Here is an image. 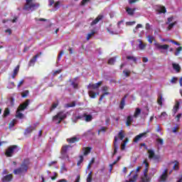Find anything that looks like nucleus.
<instances>
[{"instance_id":"09e8293b","label":"nucleus","mask_w":182,"mask_h":182,"mask_svg":"<svg viewBox=\"0 0 182 182\" xmlns=\"http://www.w3.org/2000/svg\"><path fill=\"white\" fill-rule=\"evenodd\" d=\"M147 39H148V42H149L150 43H153V41H154V38L153 37V36L149 35L147 36Z\"/></svg>"},{"instance_id":"cd10ccee","label":"nucleus","mask_w":182,"mask_h":182,"mask_svg":"<svg viewBox=\"0 0 182 182\" xmlns=\"http://www.w3.org/2000/svg\"><path fill=\"white\" fill-rule=\"evenodd\" d=\"M59 106V101H57L56 102H53L51 105V107H50V112H53L56 107Z\"/></svg>"},{"instance_id":"72a5a7b5","label":"nucleus","mask_w":182,"mask_h":182,"mask_svg":"<svg viewBox=\"0 0 182 182\" xmlns=\"http://www.w3.org/2000/svg\"><path fill=\"white\" fill-rule=\"evenodd\" d=\"M127 59L128 60H132L134 62V63H137V58L134 56H130V55H128L127 56Z\"/></svg>"},{"instance_id":"c9c22d12","label":"nucleus","mask_w":182,"mask_h":182,"mask_svg":"<svg viewBox=\"0 0 182 182\" xmlns=\"http://www.w3.org/2000/svg\"><path fill=\"white\" fill-rule=\"evenodd\" d=\"M16 117H17V119H23V114H22V112H21V111H16Z\"/></svg>"},{"instance_id":"4c0bfd02","label":"nucleus","mask_w":182,"mask_h":182,"mask_svg":"<svg viewBox=\"0 0 182 182\" xmlns=\"http://www.w3.org/2000/svg\"><path fill=\"white\" fill-rule=\"evenodd\" d=\"M69 145H65L61 148L60 151L63 153H68V150L69 149Z\"/></svg>"},{"instance_id":"1a4fd4ad","label":"nucleus","mask_w":182,"mask_h":182,"mask_svg":"<svg viewBox=\"0 0 182 182\" xmlns=\"http://www.w3.org/2000/svg\"><path fill=\"white\" fill-rule=\"evenodd\" d=\"M168 169H165L163 173L160 176V181H159L160 182H166V181L167 180V177H168Z\"/></svg>"},{"instance_id":"473e14b6","label":"nucleus","mask_w":182,"mask_h":182,"mask_svg":"<svg viewBox=\"0 0 182 182\" xmlns=\"http://www.w3.org/2000/svg\"><path fill=\"white\" fill-rule=\"evenodd\" d=\"M84 117H85V122H92V119H93V117H92V115H87L86 113L84 114Z\"/></svg>"},{"instance_id":"e433bc0d","label":"nucleus","mask_w":182,"mask_h":182,"mask_svg":"<svg viewBox=\"0 0 182 182\" xmlns=\"http://www.w3.org/2000/svg\"><path fill=\"white\" fill-rule=\"evenodd\" d=\"M174 163L175 164L173 165V170L177 171L180 169V166H178L179 163L178 162V161H174Z\"/></svg>"},{"instance_id":"412c9836","label":"nucleus","mask_w":182,"mask_h":182,"mask_svg":"<svg viewBox=\"0 0 182 182\" xmlns=\"http://www.w3.org/2000/svg\"><path fill=\"white\" fill-rule=\"evenodd\" d=\"M82 151H84L83 154L84 156H87V154H90V152L92 151V147H83Z\"/></svg>"},{"instance_id":"4468645a","label":"nucleus","mask_w":182,"mask_h":182,"mask_svg":"<svg viewBox=\"0 0 182 182\" xmlns=\"http://www.w3.org/2000/svg\"><path fill=\"white\" fill-rule=\"evenodd\" d=\"M33 130H36V124L34 127H28L24 132V134H31Z\"/></svg>"},{"instance_id":"7ed1b4c3","label":"nucleus","mask_w":182,"mask_h":182,"mask_svg":"<svg viewBox=\"0 0 182 182\" xmlns=\"http://www.w3.org/2000/svg\"><path fill=\"white\" fill-rule=\"evenodd\" d=\"M68 115L63 111H60L56 115L53 117V122H56V124H60L63 120H65Z\"/></svg>"},{"instance_id":"864d4df0","label":"nucleus","mask_w":182,"mask_h":182,"mask_svg":"<svg viewBox=\"0 0 182 182\" xmlns=\"http://www.w3.org/2000/svg\"><path fill=\"white\" fill-rule=\"evenodd\" d=\"M92 171L88 174L87 177V182H92Z\"/></svg>"},{"instance_id":"2f4dec72","label":"nucleus","mask_w":182,"mask_h":182,"mask_svg":"<svg viewBox=\"0 0 182 182\" xmlns=\"http://www.w3.org/2000/svg\"><path fill=\"white\" fill-rule=\"evenodd\" d=\"M60 159H63V160H66V159H69V155L68 154V152H62L60 151Z\"/></svg>"},{"instance_id":"0e129e2a","label":"nucleus","mask_w":182,"mask_h":182,"mask_svg":"<svg viewBox=\"0 0 182 182\" xmlns=\"http://www.w3.org/2000/svg\"><path fill=\"white\" fill-rule=\"evenodd\" d=\"M169 42H171V43H173V45H176L177 46H180V43L175 41L174 40H170Z\"/></svg>"},{"instance_id":"9b49d317","label":"nucleus","mask_w":182,"mask_h":182,"mask_svg":"<svg viewBox=\"0 0 182 182\" xmlns=\"http://www.w3.org/2000/svg\"><path fill=\"white\" fill-rule=\"evenodd\" d=\"M13 178H14V176L10 173L9 175H6V176H4L1 178V181L2 182H11V181H12Z\"/></svg>"},{"instance_id":"20e7f679","label":"nucleus","mask_w":182,"mask_h":182,"mask_svg":"<svg viewBox=\"0 0 182 182\" xmlns=\"http://www.w3.org/2000/svg\"><path fill=\"white\" fill-rule=\"evenodd\" d=\"M16 150L18 151V146L16 145H11L9 146L5 152L6 157H12Z\"/></svg>"},{"instance_id":"13d9d810","label":"nucleus","mask_w":182,"mask_h":182,"mask_svg":"<svg viewBox=\"0 0 182 182\" xmlns=\"http://www.w3.org/2000/svg\"><path fill=\"white\" fill-rule=\"evenodd\" d=\"M156 142L161 144V146H163V144H164V141L163 140V139H157Z\"/></svg>"},{"instance_id":"69168bd1","label":"nucleus","mask_w":182,"mask_h":182,"mask_svg":"<svg viewBox=\"0 0 182 182\" xmlns=\"http://www.w3.org/2000/svg\"><path fill=\"white\" fill-rule=\"evenodd\" d=\"M143 164H145V168H149V162H147V159H145L143 162Z\"/></svg>"},{"instance_id":"423d86ee","label":"nucleus","mask_w":182,"mask_h":182,"mask_svg":"<svg viewBox=\"0 0 182 182\" xmlns=\"http://www.w3.org/2000/svg\"><path fill=\"white\" fill-rule=\"evenodd\" d=\"M149 173V168H145L144 170V175L141 176L139 182H150V177L147 174Z\"/></svg>"},{"instance_id":"6ab92c4d","label":"nucleus","mask_w":182,"mask_h":182,"mask_svg":"<svg viewBox=\"0 0 182 182\" xmlns=\"http://www.w3.org/2000/svg\"><path fill=\"white\" fill-rule=\"evenodd\" d=\"M148 153H149V159H159V157H157V156H156V154H154V151H153L151 149H149Z\"/></svg>"},{"instance_id":"5fc2aeb1","label":"nucleus","mask_w":182,"mask_h":182,"mask_svg":"<svg viewBox=\"0 0 182 182\" xmlns=\"http://www.w3.org/2000/svg\"><path fill=\"white\" fill-rule=\"evenodd\" d=\"M16 123V119H13L10 123H9V128L11 129V127H14L15 126V124Z\"/></svg>"},{"instance_id":"a878e982","label":"nucleus","mask_w":182,"mask_h":182,"mask_svg":"<svg viewBox=\"0 0 182 182\" xmlns=\"http://www.w3.org/2000/svg\"><path fill=\"white\" fill-rule=\"evenodd\" d=\"M172 66L174 70H176L178 73L180 72V70H181V67H180V65L177 63H173Z\"/></svg>"},{"instance_id":"6e6552de","label":"nucleus","mask_w":182,"mask_h":182,"mask_svg":"<svg viewBox=\"0 0 182 182\" xmlns=\"http://www.w3.org/2000/svg\"><path fill=\"white\" fill-rule=\"evenodd\" d=\"M154 46L158 50H167L170 48V46L167 44L161 45L159 43H154Z\"/></svg>"},{"instance_id":"a211bd4d","label":"nucleus","mask_w":182,"mask_h":182,"mask_svg":"<svg viewBox=\"0 0 182 182\" xmlns=\"http://www.w3.org/2000/svg\"><path fill=\"white\" fill-rule=\"evenodd\" d=\"M100 92H95L93 90L88 91V95L91 99H96L97 97V95H99Z\"/></svg>"},{"instance_id":"f03ea898","label":"nucleus","mask_w":182,"mask_h":182,"mask_svg":"<svg viewBox=\"0 0 182 182\" xmlns=\"http://www.w3.org/2000/svg\"><path fill=\"white\" fill-rule=\"evenodd\" d=\"M35 0H26V4L24 8H23V11H36V9L41 6L39 3H32Z\"/></svg>"},{"instance_id":"bf43d9fd","label":"nucleus","mask_w":182,"mask_h":182,"mask_svg":"<svg viewBox=\"0 0 182 182\" xmlns=\"http://www.w3.org/2000/svg\"><path fill=\"white\" fill-rule=\"evenodd\" d=\"M134 23H136V21H127V22H126V25H127L128 26H132L134 25Z\"/></svg>"},{"instance_id":"f704fd0d","label":"nucleus","mask_w":182,"mask_h":182,"mask_svg":"<svg viewBox=\"0 0 182 182\" xmlns=\"http://www.w3.org/2000/svg\"><path fill=\"white\" fill-rule=\"evenodd\" d=\"M69 82H71V85L73 86V89H79V84L75 82V81H72V80H69Z\"/></svg>"},{"instance_id":"49530a36","label":"nucleus","mask_w":182,"mask_h":182,"mask_svg":"<svg viewBox=\"0 0 182 182\" xmlns=\"http://www.w3.org/2000/svg\"><path fill=\"white\" fill-rule=\"evenodd\" d=\"M118 137L120 140H123L124 139V134H123V131H120L118 134Z\"/></svg>"},{"instance_id":"37998d69","label":"nucleus","mask_w":182,"mask_h":182,"mask_svg":"<svg viewBox=\"0 0 182 182\" xmlns=\"http://www.w3.org/2000/svg\"><path fill=\"white\" fill-rule=\"evenodd\" d=\"M182 50V47L179 46L176 48V50L174 53L175 56H178V55H180V52Z\"/></svg>"},{"instance_id":"f257e3e1","label":"nucleus","mask_w":182,"mask_h":182,"mask_svg":"<svg viewBox=\"0 0 182 182\" xmlns=\"http://www.w3.org/2000/svg\"><path fill=\"white\" fill-rule=\"evenodd\" d=\"M30 164L31 161H29V159H23L20 167L14 170V174L16 176L19 174H26V173H28V168H29Z\"/></svg>"},{"instance_id":"ea45409f","label":"nucleus","mask_w":182,"mask_h":182,"mask_svg":"<svg viewBox=\"0 0 182 182\" xmlns=\"http://www.w3.org/2000/svg\"><path fill=\"white\" fill-rule=\"evenodd\" d=\"M116 62V57L111 58L108 60V65H114Z\"/></svg>"},{"instance_id":"7c9ffc66","label":"nucleus","mask_w":182,"mask_h":182,"mask_svg":"<svg viewBox=\"0 0 182 182\" xmlns=\"http://www.w3.org/2000/svg\"><path fill=\"white\" fill-rule=\"evenodd\" d=\"M95 34H96V30H91V32L88 33L87 36V38H86L87 41H89L90 38H92V36H95Z\"/></svg>"},{"instance_id":"6e6d98bb","label":"nucleus","mask_w":182,"mask_h":182,"mask_svg":"<svg viewBox=\"0 0 182 182\" xmlns=\"http://www.w3.org/2000/svg\"><path fill=\"white\" fill-rule=\"evenodd\" d=\"M76 106V102L73 101L71 103L67 104V107H75Z\"/></svg>"},{"instance_id":"338daca9","label":"nucleus","mask_w":182,"mask_h":182,"mask_svg":"<svg viewBox=\"0 0 182 182\" xmlns=\"http://www.w3.org/2000/svg\"><path fill=\"white\" fill-rule=\"evenodd\" d=\"M100 132H103L104 133L106 132V127H101L100 130L98 132V134H100Z\"/></svg>"},{"instance_id":"5701e85b","label":"nucleus","mask_w":182,"mask_h":182,"mask_svg":"<svg viewBox=\"0 0 182 182\" xmlns=\"http://www.w3.org/2000/svg\"><path fill=\"white\" fill-rule=\"evenodd\" d=\"M178 109H180V102L178 101H176L173 108V113L174 114L177 113V112H178Z\"/></svg>"},{"instance_id":"4be33fe9","label":"nucleus","mask_w":182,"mask_h":182,"mask_svg":"<svg viewBox=\"0 0 182 182\" xmlns=\"http://www.w3.org/2000/svg\"><path fill=\"white\" fill-rule=\"evenodd\" d=\"M156 11L159 14H166V12H167V9H166V6H159Z\"/></svg>"},{"instance_id":"a19ab883","label":"nucleus","mask_w":182,"mask_h":182,"mask_svg":"<svg viewBox=\"0 0 182 182\" xmlns=\"http://www.w3.org/2000/svg\"><path fill=\"white\" fill-rule=\"evenodd\" d=\"M9 113H10L9 108H6L3 114V117H6L7 116H9Z\"/></svg>"},{"instance_id":"ddd939ff","label":"nucleus","mask_w":182,"mask_h":182,"mask_svg":"<svg viewBox=\"0 0 182 182\" xmlns=\"http://www.w3.org/2000/svg\"><path fill=\"white\" fill-rule=\"evenodd\" d=\"M79 140H80V139H79L76 136H73L71 138L67 139V141L70 144H73V143H77V141H79Z\"/></svg>"},{"instance_id":"c03bdc74","label":"nucleus","mask_w":182,"mask_h":182,"mask_svg":"<svg viewBox=\"0 0 182 182\" xmlns=\"http://www.w3.org/2000/svg\"><path fill=\"white\" fill-rule=\"evenodd\" d=\"M28 95H29V90H25L21 93V97H24V98L28 97Z\"/></svg>"},{"instance_id":"f8f14e48","label":"nucleus","mask_w":182,"mask_h":182,"mask_svg":"<svg viewBox=\"0 0 182 182\" xmlns=\"http://www.w3.org/2000/svg\"><path fill=\"white\" fill-rule=\"evenodd\" d=\"M118 149H119V145L117 144V136H114V153L112 154V157H113V156L117 154Z\"/></svg>"},{"instance_id":"aec40b11","label":"nucleus","mask_w":182,"mask_h":182,"mask_svg":"<svg viewBox=\"0 0 182 182\" xmlns=\"http://www.w3.org/2000/svg\"><path fill=\"white\" fill-rule=\"evenodd\" d=\"M21 68V65H18L15 69L14 70V73L13 75H11L12 79H14L15 77H16V75H18V73H19V68Z\"/></svg>"},{"instance_id":"2eb2a0df","label":"nucleus","mask_w":182,"mask_h":182,"mask_svg":"<svg viewBox=\"0 0 182 182\" xmlns=\"http://www.w3.org/2000/svg\"><path fill=\"white\" fill-rule=\"evenodd\" d=\"M126 99H127V95H124L119 103V109H121V110L124 109V106L126 105Z\"/></svg>"},{"instance_id":"4d7b16f0","label":"nucleus","mask_w":182,"mask_h":182,"mask_svg":"<svg viewBox=\"0 0 182 182\" xmlns=\"http://www.w3.org/2000/svg\"><path fill=\"white\" fill-rule=\"evenodd\" d=\"M128 139H126V140L124 141L123 144H122L121 145V150H124V149L126 148V144L127 143Z\"/></svg>"},{"instance_id":"774afa93","label":"nucleus","mask_w":182,"mask_h":182,"mask_svg":"<svg viewBox=\"0 0 182 182\" xmlns=\"http://www.w3.org/2000/svg\"><path fill=\"white\" fill-rule=\"evenodd\" d=\"M173 18H174L173 16L168 18V21L166 22V23H170V22H173Z\"/></svg>"},{"instance_id":"39448f33","label":"nucleus","mask_w":182,"mask_h":182,"mask_svg":"<svg viewBox=\"0 0 182 182\" xmlns=\"http://www.w3.org/2000/svg\"><path fill=\"white\" fill-rule=\"evenodd\" d=\"M148 133H150L149 130H146V132L136 135L134 138V143H139V140H141V139H143V137L146 139V137H147Z\"/></svg>"},{"instance_id":"58836bf2","label":"nucleus","mask_w":182,"mask_h":182,"mask_svg":"<svg viewBox=\"0 0 182 182\" xmlns=\"http://www.w3.org/2000/svg\"><path fill=\"white\" fill-rule=\"evenodd\" d=\"M177 25V21H175L173 23H171L168 28H167V30L168 31H171V29H173V28H174V26Z\"/></svg>"},{"instance_id":"de8ad7c7","label":"nucleus","mask_w":182,"mask_h":182,"mask_svg":"<svg viewBox=\"0 0 182 182\" xmlns=\"http://www.w3.org/2000/svg\"><path fill=\"white\" fill-rule=\"evenodd\" d=\"M92 0H82L81 2H80V5L81 6H85V5H86L87 4V2H90Z\"/></svg>"},{"instance_id":"79ce46f5","label":"nucleus","mask_w":182,"mask_h":182,"mask_svg":"<svg viewBox=\"0 0 182 182\" xmlns=\"http://www.w3.org/2000/svg\"><path fill=\"white\" fill-rule=\"evenodd\" d=\"M137 181V174L134 175L133 178H130L129 181H126L125 182H136Z\"/></svg>"},{"instance_id":"603ef678","label":"nucleus","mask_w":182,"mask_h":182,"mask_svg":"<svg viewBox=\"0 0 182 182\" xmlns=\"http://www.w3.org/2000/svg\"><path fill=\"white\" fill-rule=\"evenodd\" d=\"M107 95H110V92H104L100 97V102H102L103 100V98L105 97V96Z\"/></svg>"},{"instance_id":"bb28decb","label":"nucleus","mask_w":182,"mask_h":182,"mask_svg":"<svg viewBox=\"0 0 182 182\" xmlns=\"http://www.w3.org/2000/svg\"><path fill=\"white\" fill-rule=\"evenodd\" d=\"M87 89L89 90H92V89L93 90H96L97 89H99L97 87V85H96V84H92V83H90L88 85H87Z\"/></svg>"},{"instance_id":"9d476101","label":"nucleus","mask_w":182,"mask_h":182,"mask_svg":"<svg viewBox=\"0 0 182 182\" xmlns=\"http://www.w3.org/2000/svg\"><path fill=\"white\" fill-rule=\"evenodd\" d=\"M103 18H104L103 15H100V14L98 15L97 17L91 22L90 26H95V25H97V23H99V22H100V21H102Z\"/></svg>"},{"instance_id":"dca6fc26","label":"nucleus","mask_w":182,"mask_h":182,"mask_svg":"<svg viewBox=\"0 0 182 182\" xmlns=\"http://www.w3.org/2000/svg\"><path fill=\"white\" fill-rule=\"evenodd\" d=\"M39 58V54H36V55H34L32 59L30 60L29 63H28V66H33V65H35V63H36V59Z\"/></svg>"},{"instance_id":"b1692460","label":"nucleus","mask_w":182,"mask_h":182,"mask_svg":"<svg viewBox=\"0 0 182 182\" xmlns=\"http://www.w3.org/2000/svg\"><path fill=\"white\" fill-rule=\"evenodd\" d=\"M126 11H127L128 15L133 16V15H134V12H136V9H131V8L127 7Z\"/></svg>"},{"instance_id":"8fccbe9b","label":"nucleus","mask_w":182,"mask_h":182,"mask_svg":"<svg viewBox=\"0 0 182 182\" xmlns=\"http://www.w3.org/2000/svg\"><path fill=\"white\" fill-rule=\"evenodd\" d=\"M122 73L126 77H129L130 76V70H123Z\"/></svg>"},{"instance_id":"c756f323","label":"nucleus","mask_w":182,"mask_h":182,"mask_svg":"<svg viewBox=\"0 0 182 182\" xmlns=\"http://www.w3.org/2000/svg\"><path fill=\"white\" fill-rule=\"evenodd\" d=\"M133 122V118L132 117V116H128L127 118V122H126V126L127 127H129V126H130V124H132V122Z\"/></svg>"},{"instance_id":"052dcab7","label":"nucleus","mask_w":182,"mask_h":182,"mask_svg":"<svg viewBox=\"0 0 182 182\" xmlns=\"http://www.w3.org/2000/svg\"><path fill=\"white\" fill-rule=\"evenodd\" d=\"M63 53H64L63 50H61V51L60 52V53H59L58 55V60H60L62 56H63Z\"/></svg>"},{"instance_id":"680f3d73","label":"nucleus","mask_w":182,"mask_h":182,"mask_svg":"<svg viewBox=\"0 0 182 182\" xmlns=\"http://www.w3.org/2000/svg\"><path fill=\"white\" fill-rule=\"evenodd\" d=\"M140 0H128L129 4L132 5L133 4H136V2H139Z\"/></svg>"},{"instance_id":"0eeeda50","label":"nucleus","mask_w":182,"mask_h":182,"mask_svg":"<svg viewBox=\"0 0 182 182\" xmlns=\"http://www.w3.org/2000/svg\"><path fill=\"white\" fill-rule=\"evenodd\" d=\"M29 103H31V100H26L23 104H21L17 110L18 112H23L29 106Z\"/></svg>"},{"instance_id":"e2e57ef3","label":"nucleus","mask_w":182,"mask_h":182,"mask_svg":"<svg viewBox=\"0 0 182 182\" xmlns=\"http://www.w3.org/2000/svg\"><path fill=\"white\" fill-rule=\"evenodd\" d=\"M60 5V1H57V2H55V4H54V8H55V9H58L59 8Z\"/></svg>"},{"instance_id":"a18cd8bd","label":"nucleus","mask_w":182,"mask_h":182,"mask_svg":"<svg viewBox=\"0 0 182 182\" xmlns=\"http://www.w3.org/2000/svg\"><path fill=\"white\" fill-rule=\"evenodd\" d=\"M177 82H178V77H173L171 79V83L175 85L176 83H177Z\"/></svg>"},{"instance_id":"f3484780","label":"nucleus","mask_w":182,"mask_h":182,"mask_svg":"<svg viewBox=\"0 0 182 182\" xmlns=\"http://www.w3.org/2000/svg\"><path fill=\"white\" fill-rule=\"evenodd\" d=\"M137 41L139 42V48L140 50H144L146 49V46H147L146 43H143V41L141 39H138Z\"/></svg>"},{"instance_id":"393cba45","label":"nucleus","mask_w":182,"mask_h":182,"mask_svg":"<svg viewBox=\"0 0 182 182\" xmlns=\"http://www.w3.org/2000/svg\"><path fill=\"white\" fill-rule=\"evenodd\" d=\"M141 114V109L139 107L136 108L135 112L134 113V117L136 119V117H139Z\"/></svg>"},{"instance_id":"c85d7f7f","label":"nucleus","mask_w":182,"mask_h":182,"mask_svg":"<svg viewBox=\"0 0 182 182\" xmlns=\"http://www.w3.org/2000/svg\"><path fill=\"white\" fill-rule=\"evenodd\" d=\"M157 103L159 106H163V95L159 94L158 95Z\"/></svg>"},{"instance_id":"3c124183","label":"nucleus","mask_w":182,"mask_h":182,"mask_svg":"<svg viewBox=\"0 0 182 182\" xmlns=\"http://www.w3.org/2000/svg\"><path fill=\"white\" fill-rule=\"evenodd\" d=\"M83 160H84L83 156L80 155V160L77 161V166H80V164H82V163H83Z\"/></svg>"}]
</instances>
